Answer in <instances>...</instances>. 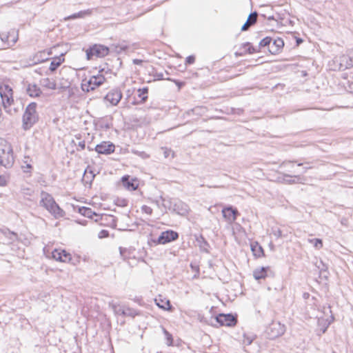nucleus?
<instances>
[{"instance_id":"obj_1","label":"nucleus","mask_w":353,"mask_h":353,"mask_svg":"<svg viewBox=\"0 0 353 353\" xmlns=\"http://www.w3.org/2000/svg\"><path fill=\"white\" fill-rule=\"evenodd\" d=\"M39 203L55 218L63 217L65 214L64 211L56 203L52 196L46 192L42 191L41 192Z\"/></svg>"},{"instance_id":"obj_2","label":"nucleus","mask_w":353,"mask_h":353,"mask_svg":"<svg viewBox=\"0 0 353 353\" xmlns=\"http://www.w3.org/2000/svg\"><path fill=\"white\" fill-rule=\"evenodd\" d=\"M37 103L32 102L27 105L22 117V128L24 130L30 129L39 120L37 111Z\"/></svg>"},{"instance_id":"obj_3","label":"nucleus","mask_w":353,"mask_h":353,"mask_svg":"<svg viewBox=\"0 0 353 353\" xmlns=\"http://www.w3.org/2000/svg\"><path fill=\"white\" fill-rule=\"evenodd\" d=\"M0 96L6 112L10 115L18 112V108L13 107L12 90L8 85L0 86Z\"/></svg>"},{"instance_id":"obj_4","label":"nucleus","mask_w":353,"mask_h":353,"mask_svg":"<svg viewBox=\"0 0 353 353\" xmlns=\"http://www.w3.org/2000/svg\"><path fill=\"white\" fill-rule=\"evenodd\" d=\"M105 80L102 74L92 76L89 79H84L81 81V88L83 92H89L101 85Z\"/></svg>"},{"instance_id":"obj_5","label":"nucleus","mask_w":353,"mask_h":353,"mask_svg":"<svg viewBox=\"0 0 353 353\" xmlns=\"http://www.w3.org/2000/svg\"><path fill=\"white\" fill-rule=\"evenodd\" d=\"M14 163L12 148L10 144H4L0 148V166L10 168Z\"/></svg>"},{"instance_id":"obj_6","label":"nucleus","mask_w":353,"mask_h":353,"mask_svg":"<svg viewBox=\"0 0 353 353\" xmlns=\"http://www.w3.org/2000/svg\"><path fill=\"white\" fill-rule=\"evenodd\" d=\"M109 53V48L105 46L95 44L86 50V57L88 60L92 59L94 56L103 57Z\"/></svg>"},{"instance_id":"obj_7","label":"nucleus","mask_w":353,"mask_h":353,"mask_svg":"<svg viewBox=\"0 0 353 353\" xmlns=\"http://www.w3.org/2000/svg\"><path fill=\"white\" fill-rule=\"evenodd\" d=\"M285 332V326L279 322H272L267 327L266 333L269 339H274Z\"/></svg>"},{"instance_id":"obj_8","label":"nucleus","mask_w":353,"mask_h":353,"mask_svg":"<svg viewBox=\"0 0 353 353\" xmlns=\"http://www.w3.org/2000/svg\"><path fill=\"white\" fill-rule=\"evenodd\" d=\"M334 61L338 64L337 68L339 70H345L353 67V60L349 52H347V54H343L339 57H336Z\"/></svg>"},{"instance_id":"obj_9","label":"nucleus","mask_w":353,"mask_h":353,"mask_svg":"<svg viewBox=\"0 0 353 353\" xmlns=\"http://www.w3.org/2000/svg\"><path fill=\"white\" fill-rule=\"evenodd\" d=\"M172 211L181 216H186L190 212V208L188 205H187L183 201L178 199H174Z\"/></svg>"},{"instance_id":"obj_10","label":"nucleus","mask_w":353,"mask_h":353,"mask_svg":"<svg viewBox=\"0 0 353 353\" xmlns=\"http://www.w3.org/2000/svg\"><path fill=\"white\" fill-rule=\"evenodd\" d=\"M222 214L225 221L231 224L234 223L239 215V211L232 206L225 207L222 210Z\"/></svg>"},{"instance_id":"obj_11","label":"nucleus","mask_w":353,"mask_h":353,"mask_svg":"<svg viewBox=\"0 0 353 353\" xmlns=\"http://www.w3.org/2000/svg\"><path fill=\"white\" fill-rule=\"evenodd\" d=\"M122 98V92L118 88L111 90L105 96L104 99L108 101L112 105H117Z\"/></svg>"},{"instance_id":"obj_12","label":"nucleus","mask_w":353,"mask_h":353,"mask_svg":"<svg viewBox=\"0 0 353 353\" xmlns=\"http://www.w3.org/2000/svg\"><path fill=\"white\" fill-rule=\"evenodd\" d=\"M115 145L109 141H103L94 147V150L99 154H110L114 152Z\"/></svg>"},{"instance_id":"obj_13","label":"nucleus","mask_w":353,"mask_h":353,"mask_svg":"<svg viewBox=\"0 0 353 353\" xmlns=\"http://www.w3.org/2000/svg\"><path fill=\"white\" fill-rule=\"evenodd\" d=\"M216 320L221 325L225 326H234L237 322L236 318L231 314H220L216 317Z\"/></svg>"},{"instance_id":"obj_14","label":"nucleus","mask_w":353,"mask_h":353,"mask_svg":"<svg viewBox=\"0 0 353 353\" xmlns=\"http://www.w3.org/2000/svg\"><path fill=\"white\" fill-rule=\"evenodd\" d=\"M242 340L243 344L244 345V351L247 353H250L252 351L256 350L252 347H258L257 343L254 341L255 336L251 334H244Z\"/></svg>"},{"instance_id":"obj_15","label":"nucleus","mask_w":353,"mask_h":353,"mask_svg":"<svg viewBox=\"0 0 353 353\" xmlns=\"http://www.w3.org/2000/svg\"><path fill=\"white\" fill-rule=\"evenodd\" d=\"M178 237L179 234L176 232H174L173 230H167L161 232V234L158 238L157 242L159 244H165L172 241L177 239Z\"/></svg>"},{"instance_id":"obj_16","label":"nucleus","mask_w":353,"mask_h":353,"mask_svg":"<svg viewBox=\"0 0 353 353\" xmlns=\"http://www.w3.org/2000/svg\"><path fill=\"white\" fill-rule=\"evenodd\" d=\"M0 37L1 41L6 43L8 46H13L18 39V35L14 30L8 33H1L0 34Z\"/></svg>"},{"instance_id":"obj_17","label":"nucleus","mask_w":353,"mask_h":353,"mask_svg":"<svg viewBox=\"0 0 353 353\" xmlns=\"http://www.w3.org/2000/svg\"><path fill=\"white\" fill-rule=\"evenodd\" d=\"M48 55L49 53H47L45 50L39 51L30 58V64L36 65L44 62L48 59Z\"/></svg>"},{"instance_id":"obj_18","label":"nucleus","mask_w":353,"mask_h":353,"mask_svg":"<svg viewBox=\"0 0 353 353\" xmlns=\"http://www.w3.org/2000/svg\"><path fill=\"white\" fill-rule=\"evenodd\" d=\"M270 45V52L272 54H276L279 53L281 48L283 47L284 42L282 39L278 38L274 41L272 40Z\"/></svg>"},{"instance_id":"obj_19","label":"nucleus","mask_w":353,"mask_h":353,"mask_svg":"<svg viewBox=\"0 0 353 353\" xmlns=\"http://www.w3.org/2000/svg\"><path fill=\"white\" fill-rule=\"evenodd\" d=\"M268 272H270V268L269 267L256 268L253 271V276L256 280L265 279L268 276Z\"/></svg>"},{"instance_id":"obj_20","label":"nucleus","mask_w":353,"mask_h":353,"mask_svg":"<svg viewBox=\"0 0 353 353\" xmlns=\"http://www.w3.org/2000/svg\"><path fill=\"white\" fill-rule=\"evenodd\" d=\"M122 183L123 186L128 190H135L138 188V183L134 179H130L129 176L122 177Z\"/></svg>"},{"instance_id":"obj_21","label":"nucleus","mask_w":353,"mask_h":353,"mask_svg":"<svg viewBox=\"0 0 353 353\" xmlns=\"http://www.w3.org/2000/svg\"><path fill=\"white\" fill-rule=\"evenodd\" d=\"M26 92L31 97H39L42 93L40 88L36 84H28L26 88Z\"/></svg>"},{"instance_id":"obj_22","label":"nucleus","mask_w":353,"mask_h":353,"mask_svg":"<svg viewBox=\"0 0 353 353\" xmlns=\"http://www.w3.org/2000/svg\"><path fill=\"white\" fill-rule=\"evenodd\" d=\"M94 10V9H88L85 10H81L77 13H74L72 15L65 17V20H72L77 18H84L87 16H90L92 14Z\"/></svg>"},{"instance_id":"obj_23","label":"nucleus","mask_w":353,"mask_h":353,"mask_svg":"<svg viewBox=\"0 0 353 353\" xmlns=\"http://www.w3.org/2000/svg\"><path fill=\"white\" fill-rule=\"evenodd\" d=\"M257 19V13L256 12L251 13L248 18L247 21L243 25L241 28V30L245 31L248 30V27L254 24Z\"/></svg>"},{"instance_id":"obj_24","label":"nucleus","mask_w":353,"mask_h":353,"mask_svg":"<svg viewBox=\"0 0 353 353\" xmlns=\"http://www.w3.org/2000/svg\"><path fill=\"white\" fill-rule=\"evenodd\" d=\"M41 85L43 87L46 88L50 90H56L57 89V83L55 81L50 79L49 78L42 79L41 81Z\"/></svg>"},{"instance_id":"obj_25","label":"nucleus","mask_w":353,"mask_h":353,"mask_svg":"<svg viewBox=\"0 0 353 353\" xmlns=\"http://www.w3.org/2000/svg\"><path fill=\"white\" fill-rule=\"evenodd\" d=\"M160 199L161 201V205L163 207V208L165 210H169L172 211L173 207V202H174V199L160 196Z\"/></svg>"},{"instance_id":"obj_26","label":"nucleus","mask_w":353,"mask_h":353,"mask_svg":"<svg viewBox=\"0 0 353 353\" xmlns=\"http://www.w3.org/2000/svg\"><path fill=\"white\" fill-rule=\"evenodd\" d=\"M251 250L253 254L256 257H261L263 255V250L257 242H254L251 244Z\"/></svg>"},{"instance_id":"obj_27","label":"nucleus","mask_w":353,"mask_h":353,"mask_svg":"<svg viewBox=\"0 0 353 353\" xmlns=\"http://www.w3.org/2000/svg\"><path fill=\"white\" fill-rule=\"evenodd\" d=\"M79 212L84 216L88 218H92V216H97V214L92 210L91 208L87 207L79 208Z\"/></svg>"},{"instance_id":"obj_28","label":"nucleus","mask_w":353,"mask_h":353,"mask_svg":"<svg viewBox=\"0 0 353 353\" xmlns=\"http://www.w3.org/2000/svg\"><path fill=\"white\" fill-rule=\"evenodd\" d=\"M63 61L64 59H61V57H55L50 63L49 68L51 72H54Z\"/></svg>"},{"instance_id":"obj_29","label":"nucleus","mask_w":353,"mask_h":353,"mask_svg":"<svg viewBox=\"0 0 353 353\" xmlns=\"http://www.w3.org/2000/svg\"><path fill=\"white\" fill-rule=\"evenodd\" d=\"M110 305L111 306L112 309L113 310V311L116 315L123 316L124 310H125L124 307L121 306L120 305L116 304V303H111V304H110Z\"/></svg>"},{"instance_id":"obj_30","label":"nucleus","mask_w":353,"mask_h":353,"mask_svg":"<svg viewBox=\"0 0 353 353\" xmlns=\"http://www.w3.org/2000/svg\"><path fill=\"white\" fill-rule=\"evenodd\" d=\"M94 174L92 170L88 171V169H86L84 172V176H83V181L86 183H91L92 180L94 178Z\"/></svg>"},{"instance_id":"obj_31","label":"nucleus","mask_w":353,"mask_h":353,"mask_svg":"<svg viewBox=\"0 0 353 353\" xmlns=\"http://www.w3.org/2000/svg\"><path fill=\"white\" fill-rule=\"evenodd\" d=\"M161 149L163 151L164 157L165 159L174 158V152L171 148H168L167 147H162Z\"/></svg>"},{"instance_id":"obj_32","label":"nucleus","mask_w":353,"mask_h":353,"mask_svg":"<svg viewBox=\"0 0 353 353\" xmlns=\"http://www.w3.org/2000/svg\"><path fill=\"white\" fill-rule=\"evenodd\" d=\"M139 97L141 98L142 101H145L148 99L147 94L148 92V88L147 87L140 88L138 90Z\"/></svg>"},{"instance_id":"obj_33","label":"nucleus","mask_w":353,"mask_h":353,"mask_svg":"<svg viewBox=\"0 0 353 353\" xmlns=\"http://www.w3.org/2000/svg\"><path fill=\"white\" fill-rule=\"evenodd\" d=\"M64 252L63 250H54L52 252V256L54 259L58 261H61L62 260V254Z\"/></svg>"},{"instance_id":"obj_34","label":"nucleus","mask_w":353,"mask_h":353,"mask_svg":"<svg viewBox=\"0 0 353 353\" xmlns=\"http://www.w3.org/2000/svg\"><path fill=\"white\" fill-rule=\"evenodd\" d=\"M137 315H139V312L137 310L130 307H125L123 314L124 316L134 317Z\"/></svg>"},{"instance_id":"obj_35","label":"nucleus","mask_w":353,"mask_h":353,"mask_svg":"<svg viewBox=\"0 0 353 353\" xmlns=\"http://www.w3.org/2000/svg\"><path fill=\"white\" fill-rule=\"evenodd\" d=\"M308 242L313 244L314 247L318 250L323 247V241L320 239H308Z\"/></svg>"},{"instance_id":"obj_36","label":"nucleus","mask_w":353,"mask_h":353,"mask_svg":"<svg viewBox=\"0 0 353 353\" xmlns=\"http://www.w3.org/2000/svg\"><path fill=\"white\" fill-rule=\"evenodd\" d=\"M272 39L269 37H267L263 39L259 43V47H268V50L270 51V46H271Z\"/></svg>"},{"instance_id":"obj_37","label":"nucleus","mask_w":353,"mask_h":353,"mask_svg":"<svg viewBox=\"0 0 353 353\" xmlns=\"http://www.w3.org/2000/svg\"><path fill=\"white\" fill-rule=\"evenodd\" d=\"M3 234L11 241H14L17 238V234L13 232L7 230L3 232Z\"/></svg>"},{"instance_id":"obj_38","label":"nucleus","mask_w":353,"mask_h":353,"mask_svg":"<svg viewBox=\"0 0 353 353\" xmlns=\"http://www.w3.org/2000/svg\"><path fill=\"white\" fill-rule=\"evenodd\" d=\"M76 139L79 140L77 143H75L79 148H77V150H83L85 148V140H81L80 135L76 136Z\"/></svg>"},{"instance_id":"obj_39","label":"nucleus","mask_w":353,"mask_h":353,"mask_svg":"<svg viewBox=\"0 0 353 353\" xmlns=\"http://www.w3.org/2000/svg\"><path fill=\"white\" fill-rule=\"evenodd\" d=\"M163 333L166 338V343L168 345H171L172 343V336L165 329H163Z\"/></svg>"},{"instance_id":"obj_40","label":"nucleus","mask_w":353,"mask_h":353,"mask_svg":"<svg viewBox=\"0 0 353 353\" xmlns=\"http://www.w3.org/2000/svg\"><path fill=\"white\" fill-rule=\"evenodd\" d=\"M132 153L143 159H148L150 157V155L143 151H138L133 150Z\"/></svg>"},{"instance_id":"obj_41","label":"nucleus","mask_w":353,"mask_h":353,"mask_svg":"<svg viewBox=\"0 0 353 353\" xmlns=\"http://www.w3.org/2000/svg\"><path fill=\"white\" fill-rule=\"evenodd\" d=\"M31 161H32L28 156H25L23 158V163L24 164V165H23V168H27L28 169H31L32 168V165L30 163Z\"/></svg>"},{"instance_id":"obj_42","label":"nucleus","mask_w":353,"mask_h":353,"mask_svg":"<svg viewBox=\"0 0 353 353\" xmlns=\"http://www.w3.org/2000/svg\"><path fill=\"white\" fill-rule=\"evenodd\" d=\"M283 181L284 182H285L286 183L294 184V183H296L294 179H285V178H292V177H293V176L287 174H283Z\"/></svg>"},{"instance_id":"obj_43","label":"nucleus","mask_w":353,"mask_h":353,"mask_svg":"<svg viewBox=\"0 0 353 353\" xmlns=\"http://www.w3.org/2000/svg\"><path fill=\"white\" fill-rule=\"evenodd\" d=\"M71 260V256L69 253L64 250V252L62 254V260L61 262H68Z\"/></svg>"},{"instance_id":"obj_44","label":"nucleus","mask_w":353,"mask_h":353,"mask_svg":"<svg viewBox=\"0 0 353 353\" xmlns=\"http://www.w3.org/2000/svg\"><path fill=\"white\" fill-rule=\"evenodd\" d=\"M244 47H248V51L249 54H253L256 52V50L254 49L253 46H251L250 43H246L244 44Z\"/></svg>"},{"instance_id":"obj_45","label":"nucleus","mask_w":353,"mask_h":353,"mask_svg":"<svg viewBox=\"0 0 353 353\" xmlns=\"http://www.w3.org/2000/svg\"><path fill=\"white\" fill-rule=\"evenodd\" d=\"M128 49V46L126 45H121L116 47V51L118 53H121L123 51H125Z\"/></svg>"},{"instance_id":"obj_46","label":"nucleus","mask_w":353,"mask_h":353,"mask_svg":"<svg viewBox=\"0 0 353 353\" xmlns=\"http://www.w3.org/2000/svg\"><path fill=\"white\" fill-rule=\"evenodd\" d=\"M195 61V57L193 55L188 56L185 59V64H192Z\"/></svg>"},{"instance_id":"obj_47","label":"nucleus","mask_w":353,"mask_h":353,"mask_svg":"<svg viewBox=\"0 0 353 353\" xmlns=\"http://www.w3.org/2000/svg\"><path fill=\"white\" fill-rule=\"evenodd\" d=\"M142 211L148 214H151L152 213V209L148 205H143L142 207Z\"/></svg>"},{"instance_id":"obj_48","label":"nucleus","mask_w":353,"mask_h":353,"mask_svg":"<svg viewBox=\"0 0 353 353\" xmlns=\"http://www.w3.org/2000/svg\"><path fill=\"white\" fill-rule=\"evenodd\" d=\"M157 305L159 307L165 309V310H168V309H170L171 307L169 301H167L165 302V305H160L159 303H157Z\"/></svg>"},{"instance_id":"obj_49","label":"nucleus","mask_w":353,"mask_h":353,"mask_svg":"<svg viewBox=\"0 0 353 353\" xmlns=\"http://www.w3.org/2000/svg\"><path fill=\"white\" fill-rule=\"evenodd\" d=\"M119 251L121 256L125 260L126 259V252H128L126 248H119Z\"/></svg>"},{"instance_id":"obj_50","label":"nucleus","mask_w":353,"mask_h":353,"mask_svg":"<svg viewBox=\"0 0 353 353\" xmlns=\"http://www.w3.org/2000/svg\"><path fill=\"white\" fill-rule=\"evenodd\" d=\"M7 183V181L4 176L0 175V186H5Z\"/></svg>"},{"instance_id":"obj_51","label":"nucleus","mask_w":353,"mask_h":353,"mask_svg":"<svg viewBox=\"0 0 353 353\" xmlns=\"http://www.w3.org/2000/svg\"><path fill=\"white\" fill-rule=\"evenodd\" d=\"M274 234L276 236V237H281L282 236V232L279 229L276 231L274 232Z\"/></svg>"},{"instance_id":"obj_52","label":"nucleus","mask_w":353,"mask_h":353,"mask_svg":"<svg viewBox=\"0 0 353 353\" xmlns=\"http://www.w3.org/2000/svg\"><path fill=\"white\" fill-rule=\"evenodd\" d=\"M108 234V232L107 230H102L101 232H100V235H99V237H103V236H107Z\"/></svg>"},{"instance_id":"obj_53","label":"nucleus","mask_w":353,"mask_h":353,"mask_svg":"<svg viewBox=\"0 0 353 353\" xmlns=\"http://www.w3.org/2000/svg\"><path fill=\"white\" fill-rule=\"evenodd\" d=\"M142 62H143V61L141 59H134L133 60V63L136 64V65H140L141 63H142Z\"/></svg>"},{"instance_id":"obj_54","label":"nucleus","mask_w":353,"mask_h":353,"mask_svg":"<svg viewBox=\"0 0 353 353\" xmlns=\"http://www.w3.org/2000/svg\"><path fill=\"white\" fill-rule=\"evenodd\" d=\"M348 52H349L352 59L353 60V48L351 50H350Z\"/></svg>"},{"instance_id":"obj_55","label":"nucleus","mask_w":353,"mask_h":353,"mask_svg":"<svg viewBox=\"0 0 353 353\" xmlns=\"http://www.w3.org/2000/svg\"><path fill=\"white\" fill-rule=\"evenodd\" d=\"M87 148H88V150L89 151H92V150H94V148H92V146H90V145H88Z\"/></svg>"},{"instance_id":"obj_56","label":"nucleus","mask_w":353,"mask_h":353,"mask_svg":"<svg viewBox=\"0 0 353 353\" xmlns=\"http://www.w3.org/2000/svg\"><path fill=\"white\" fill-rule=\"evenodd\" d=\"M285 163H286L285 162H283V163L281 164L280 167H281V168H282L283 166H284V165H285Z\"/></svg>"},{"instance_id":"obj_57","label":"nucleus","mask_w":353,"mask_h":353,"mask_svg":"<svg viewBox=\"0 0 353 353\" xmlns=\"http://www.w3.org/2000/svg\"><path fill=\"white\" fill-rule=\"evenodd\" d=\"M296 41H297L298 43H301L302 41V40L299 39L296 40Z\"/></svg>"},{"instance_id":"obj_58","label":"nucleus","mask_w":353,"mask_h":353,"mask_svg":"<svg viewBox=\"0 0 353 353\" xmlns=\"http://www.w3.org/2000/svg\"><path fill=\"white\" fill-rule=\"evenodd\" d=\"M310 168H311V167H307V168H304L305 172H306V170H307V169H310Z\"/></svg>"},{"instance_id":"obj_59","label":"nucleus","mask_w":353,"mask_h":353,"mask_svg":"<svg viewBox=\"0 0 353 353\" xmlns=\"http://www.w3.org/2000/svg\"><path fill=\"white\" fill-rule=\"evenodd\" d=\"M302 165H303V163H298V165H299V166H301Z\"/></svg>"},{"instance_id":"obj_60","label":"nucleus","mask_w":353,"mask_h":353,"mask_svg":"<svg viewBox=\"0 0 353 353\" xmlns=\"http://www.w3.org/2000/svg\"><path fill=\"white\" fill-rule=\"evenodd\" d=\"M294 177H295V178H299V176H294Z\"/></svg>"},{"instance_id":"obj_61","label":"nucleus","mask_w":353,"mask_h":353,"mask_svg":"<svg viewBox=\"0 0 353 353\" xmlns=\"http://www.w3.org/2000/svg\"><path fill=\"white\" fill-rule=\"evenodd\" d=\"M10 40H12V37H10Z\"/></svg>"}]
</instances>
